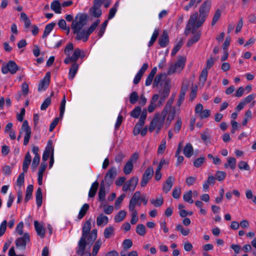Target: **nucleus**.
<instances>
[{
    "mask_svg": "<svg viewBox=\"0 0 256 256\" xmlns=\"http://www.w3.org/2000/svg\"><path fill=\"white\" fill-rule=\"evenodd\" d=\"M212 4V0H205L199 8V16L197 12L190 14L184 32L186 35H188L190 32L194 34L196 30L202 25L208 16Z\"/></svg>",
    "mask_w": 256,
    "mask_h": 256,
    "instance_id": "obj_1",
    "label": "nucleus"
},
{
    "mask_svg": "<svg viewBox=\"0 0 256 256\" xmlns=\"http://www.w3.org/2000/svg\"><path fill=\"white\" fill-rule=\"evenodd\" d=\"M91 222L88 220L84 224L82 230V236L78 242V254H82L86 244L92 245L97 238V230L94 229L90 232Z\"/></svg>",
    "mask_w": 256,
    "mask_h": 256,
    "instance_id": "obj_2",
    "label": "nucleus"
},
{
    "mask_svg": "<svg viewBox=\"0 0 256 256\" xmlns=\"http://www.w3.org/2000/svg\"><path fill=\"white\" fill-rule=\"evenodd\" d=\"M88 20V16L86 14L78 13L72 21L71 28L74 34H76V39L78 40V36L82 33V28L86 25Z\"/></svg>",
    "mask_w": 256,
    "mask_h": 256,
    "instance_id": "obj_3",
    "label": "nucleus"
},
{
    "mask_svg": "<svg viewBox=\"0 0 256 256\" xmlns=\"http://www.w3.org/2000/svg\"><path fill=\"white\" fill-rule=\"evenodd\" d=\"M166 116H164L162 112L160 116L159 114H155L150 124L149 131L152 132L156 129V133L158 134L164 126Z\"/></svg>",
    "mask_w": 256,
    "mask_h": 256,
    "instance_id": "obj_4",
    "label": "nucleus"
},
{
    "mask_svg": "<svg viewBox=\"0 0 256 256\" xmlns=\"http://www.w3.org/2000/svg\"><path fill=\"white\" fill-rule=\"evenodd\" d=\"M186 62V58L184 56H178V60L175 64H170L167 74L172 75L174 72H180L184 68Z\"/></svg>",
    "mask_w": 256,
    "mask_h": 256,
    "instance_id": "obj_5",
    "label": "nucleus"
},
{
    "mask_svg": "<svg viewBox=\"0 0 256 256\" xmlns=\"http://www.w3.org/2000/svg\"><path fill=\"white\" fill-rule=\"evenodd\" d=\"M100 20H96L88 30L84 29L82 30V33H80L78 36V40H82L84 42H86L89 38V36L92 34L96 29L98 25L100 23Z\"/></svg>",
    "mask_w": 256,
    "mask_h": 256,
    "instance_id": "obj_6",
    "label": "nucleus"
},
{
    "mask_svg": "<svg viewBox=\"0 0 256 256\" xmlns=\"http://www.w3.org/2000/svg\"><path fill=\"white\" fill-rule=\"evenodd\" d=\"M100 20H96L88 30L84 29L82 30V33H80L78 36V40H82L84 42H86L89 38V36L92 34L96 29L98 25L100 23Z\"/></svg>",
    "mask_w": 256,
    "mask_h": 256,
    "instance_id": "obj_7",
    "label": "nucleus"
},
{
    "mask_svg": "<svg viewBox=\"0 0 256 256\" xmlns=\"http://www.w3.org/2000/svg\"><path fill=\"white\" fill-rule=\"evenodd\" d=\"M19 68L13 60H10L6 64L3 65L2 68V72L4 74L10 72L13 74H16Z\"/></svg>",
    "mask_w": 256,
    "mask_h": 256,
    "instance_id": "obj_8",
    "label": "nucleus"
},
{
    "mask_svg": "<svg viewBox=\"0 0 256 256\" xmlns=\"http://www.w3.org/2000/svg\"><path fill=\"white\" fill-rule=\"evenodd\" d=\"M30 242V235L28 233L26 232L22 237L16 239L15 241L16 247L22 250H25L26 244Z\"/></svg>",
    "mask_w": 256,
    "mask_h": 256,
    "instance_id": "obj_9",
    "label": "nucleus"
},
{
    "mask_svg": "<svg viewBox=\"0 0 256 256\" xmlns=\"http://www.w3.org/2000/svg\"><path fill=\"white\" fill-rule=\"evenodd\" d=\"M170 92V82L166 81L164 83L163 90L160 92V98L158 102V106H160L162 105L163 102L166 98L169 96Z\"/></svg>",
    "mask_w": 256,
    "mask_h": 256,
    "instance_id": "obj_10",
    "label": "nucleus"
},
{
    "mask_svg": "<svg viewBox=\"0 0 256 256\" xmlns=\"http://www.w3.org/2000/svg\"><path fill=\"white\" fill-rule=\"evenodd\" d=\"M154 173V169L152 166H148L144 172L140 182L142 187L145 186L152 178Z\"/></svg>",
    "mask_w": 256,
    "mask_h": 256,
    "instance_id": "obj_11",
    "label": "nucleus"
},
{
    "mask_svg": "<svg viewBox=\"0 0 256 256\" xmlns=\"http://www.w3.org/2000/svg\"><path fill=\"white\" fill-rule=\"evenodd\" d=\"M50 72H47L44 78L40 81L38 86V90L39 92L46 90L50 82Z\"/></svg>",
    "mask_w": 256,
    "mask_h": 256,
    "instance_id": "obj_12",
    "label": "nucleus"
},
{
    "mask_svg": "<svg viewBox=\"0 0 256 256\" xmlns=\"http://www.w3.org/2000/svg\"><path fill=\"white\" fill-rule=\"evenodd\" d=\"M116 176V169L115 167H112L106 172L104 176V180L108 184H112Z\"/></svg>",
    "mask_w": 256,
    "mask_h": 256,
    "instance_id": "obj_13",
    "label": "nucleus"
},
{
    "mask_svg": "<svg viewBox=\"0 0 256 256\" xmlns=\"http://www.w3.org/2000/svg\"><path fill=\"white\" fill-rule=\"evenodd\" d=\"M188 85L187 84H185L184 82H183L181 87L179 98L176 102V106H178L180 107L183 102L184 100L186 93L188 89Z\"/></svg>",
    "mask_w": 256,
    "mask_h": 256,
    "instance_id": "obj_14",
    "label": "nucleus"
},
{
    "mask_svg": "<svg viewBox=\"0 0 256 256\" xmlns=\"http://www.w3.org/2000/svg\"><path fill=\"white\" fill-rule=\"evenodd\" d=\"M148 64L146 63L144 64L141 68L139 70L138 72L136 75L134 80V83L135 84H137L140 82L142 76L148 68Z\"/></svg>",
    "mask_w": 256,
    "mask_h": 256,
    "instance_id": "obj_15",
    "label": "nucleus"
},
{
    "mask_svg": "<svg viewBox=\"0 0 256 256\" xmlns=\"http://www.w3.org/2000/svg\"><path fill=\"white\" fill-rule=\"evenodd\" d=\"M174 180V178L172 176H170L163 185V192H164L167 194L171 190L173 186V183Z\"/></svg>",
    "mask_w": 256,
    "mask_h": 256,
    "instance_id": "obj_16",
    "label": "nucleus"
},
{
    "mask_svg": "<svg viewBox=\"0 0 256 256\" xmlns=\"http://www.w3.org/2000/svg\"><path fill=\"white\" fill-rule=\"evenodd\" d=\"M175 97L176 94H172L170 98L167 101L166 104L164 107V108L162 112L164 116H167L170 110L172 108V106L174 102Z\"/></svg>",
    "mask_w": 256,
    "mask_h": 256,
    "instance_id": "obj_17",
    "label": "nucleus"
},
{
    "mask_svg": "<svg viewBox=\"0 0 256 256\" xmlns=\"http://www.w3.org/2000/svg\"><path fill=\"white\" fill-rule=\"evenodd\" d=\"M102 6L93 4V6L90 9V14L96 18H100L102 14V12L100 9Z\"/></svg>",
    "mask_w": 256,
    "mask_h": 256,
    "instance_id": "obj_18",
    "label": "nucleus"
},
{
    "mask_svg": "<svg viewBox=\"0 0 256 256\" xmlns=\"http://www.w3.org/2000/svg\"><path fill=\"white\" fill-rule=\"evenodd\" d=\"M169 42L168 36L167 32L164 30L163 31L162 34L158 39V44L160 46L164 48L166 47Z\"/></svg>",
    "mask_w": 256,
    "mask_h": 256,
    "instance_id": "obj_19",
    "label": "nucleus"
},
{
    "mask_svg": "<svg viewBox=\"0 0 256 256\" xmlns=\"http://www.w3.org/2000/svg\"><path fill=\"white\" fill-rule=\"evenodd\" d=\"M34 226L37 234L43 238L45 236V229L44 227L38 223L37 220L34 222Z\"/></svg>",
    "mask_w": 256,
    "mask_h": 256,
    "instance_id": "obj_20",
    "label": "nucleus"
},
{
    "mask_svg": "<svg viewBox=\"0 0 256 256\" xmlns=\"http://www.w3.org/2000/svg\"><path fill=\"white\" fill-rule=\"evenodd\" d=\"M32 162V157L30 152H27L24 158L22 164V170L24 172H28V166Z\"/></svg>",
    "mask_w": 256,
    "mask_h": 256,
    "instance_id": "obj_21",
    "label": "nucleus"
},
{
    "mask_svg": "<svg viewBox=\"0 0 256 256\" xmlns=\"http://www.w3.org/2000/svg\"><path fill=\"white\" fill-rule=\"evenodd\" d=\"M193 34L194 36L188 40L187 42L186 46L188 47H190L194 44L198 42L200 39L201 36V32L200 30L197 31L196 30L195 33Z\"/></svg>",
    "mask_w": 256,
    "mask_h": 256,
    "instance_id": "obj_22",
    "label": "nucleus"
},
{
    "mask_svg": "<svg viewBox=\"0 0 256 256\" xmlns=\"http://www.w3.org/2000/svg\"><path fill=\"white\" fill-rule=\"evenodd\" d=\"M140 193L139 191L134 192L130 200L128 205L130 206L131 208H132L133 206H136L138 201L140 200Z\"/></svg>",
    "mask_w": 256,
    "mask_h": 256,
    "instance_id": "obj_23",
    "label": "nucleus"
},
{
    "mask_svg": "<svg viewBox=\"0 0 256 256\" xmlns=\"http://www.w3.org/2000/svg\"><path fill=\"white\" fill-rule=\"evenodd\" d=\"M159 98V95L158 94H154L153 95L151 100H150V103L149 104L148 110L149 112H153L156 108V102L157 101V100Z\"/></svg>",
    "mask_w": 256,
    "mask_h": 256,
    "instance_id": "obj_24",
    "label": "nucleus"
},
{
    "mask_svg": "<svg viewBox=\"0 0 256 256\" xmlns=\"http://www.w3.org/2000/svg\"><path fill=\"white\" fill-rule=\"evenodd\" d=\"M85 56L84 53L82 51L80 48H76L74 50L72 55L71 56L74 62L78 60V58H83Z\"/></svg>",
    "mask_w": 256,
    "mask_h": 256,
    "instance_id": "obj_25",
    "label": "nucleus"
},
{
    "mask_svg": "<svg viewBox=\"0 0 256 256\" xmlns=\"http://www.w3.org/2000/svg\"><path fill=\"white\" fill-rule=\"evenodd\" d=\"M157 72V68L156 67H154L152 70L150 71V73L148 76L146 80L145 84L146 86H150L152 82V81L153 80V78H154V75L156 74Z\"/></svg>",
    "mask_w": 256,
    "mask_h": 256,
    "instance_id": "obj_26",
    "label": "nucleus"
},
{
    "mask_svg": "<svg viewBox=\"0 0 256 256\" xmlns=\"http://www.w3.org/2000/svg\"><path fill=\"white\" fill-rule=\"evenodd\" d=\"M194 153V150L192 145L190 143L186 144L184 148V154L187 158L191 157Z\"/></svg>",
    "mask_w": 256,
    "mask_h": 256,
    "instance_id": "obj_27",
    "label": "nucleus"
},
{
    "mask_svg": "<svg viewBox=\"0 0 256 256\" xmlns=\"http://www.w3.org/2000/svg\"><path fill=\"white\" fill-rule=\"evenodd\" d=\"M108 222V217L101 214L98 216L96 218V224L98 226H100L102 224L106 225Z\"/></svg>",
    "mask_w": 256,
    "mask_h": 256,
    "instance_id": "obj_28",
    "label": "nucleus"
},
{
    "mask_svg": "<svg viewBox=\"0 0 256 256\" xmlns=\"http://www.w3.org/2000/svg\"><path fill=\"white\" fill-rule=\"evenodd\" d=\"M56 24L55 22H51L46 26L44 32L42 34V38H45L50 34L52 30L54 29Z\"/></svg>",
    "mask_w": 256,
    "mask_h": 256,
    "instance_id": "obj_29",
    "label": "nucleus"
},
{
    "mask_svg": "<svg viewBox=\"0 0 256 256\" xmlns=\"http://www.w3.org/2000/svg\"><path fill=\"white\" fill-rule=\"evenodd\" d=\"M105 196H106V189H105V186L104 184V180H102L99 192H98V200L100 202H103L105 199Z\"/></svg>",
    "mask_w": 256,
    "mask_h": 256,
    "instance_id": "obj_30",
    "label": "nucleus"
},
{
    "mask_svg": "<svg viewBox=\"0 0 256 256\" xmlns=\"http://www.w3.org/2000/svg\"><path fill=\"white\" fill-rule=\"evenodd\" d=\"M51 8L56 14L61 13V4L59 1L54 0L51 4Z\"/></svg>",
    "mask_w": 256,
    "mask_h": 256,
    "instance_id": "obj_31",
    "label": "nucleus"
},
{
    "mask_svg": "<svg viewBox=\"0 0 256 256\" xmlns=\"http://www.w3.org/2000/svg\"><path fill=\"white\" fill-rule=\"evenodd\" d=\"M78 65L77 63H73L69 71V78L72 80L75 76L78 70Z\"/></svg>",
    "mask_w": 256,
    "mask_h": 256,
    "instance_id": "obj_32",
    "label": "nucleus"
},
{
    "mask_svg": "<svg viewBox=\"0 0 256 256\" xmlns=\"http://www.w3.org/2000/svg\"><path fill=\"white\" fill-rule=\"evenodd\" d=\"M90 206L88 204H85L82 206L78 216V220H80L84 217L87 211L88 210Z\"/></svg>",
    "mask_w": 256,
    "mask_h": 256,
    "instance_id": "obj_33",
    "label": "nucleus"
},
{
    "mask_svg": "<svg viewBox=\"0 0 256 256\" xmlns=\"http://www.w3.org/2000/svg\"><path fill=\"white\" fill-rule=\"evenodd\" d=\"M42 188H38L36 192V204L38 208L41 206L42 202Z\"/></svg>",
    "mask_w": 256,
    "mask_h": 256,
    "instance_id": "obj_34",
    "label": "nucleus"
},
{
    "mask_svg": "<svg viewBox=\"0 0 256 256\" xmlns=\"http://www.w3.org/2000/svg\"><path fill=\"white\" fill-rule=\"evenodd\" d=\"M99 186V184L98 182H94L90 190L89 193H88V196L90 198H93L96 192L98 190V187Z\"/></svg>",
    "mask_w": 256,
    "mask_h": 256,
    "instance_id": "obj_35",
    "label": "nucleus"
},
{
    "mask_svg": "<svg viewBox=\"0 0 256 256\" xmlns=\"http://www.w3.org/2000/svg\"><path fill=\"white\" fill-rule=\"evenodd\" d=\"M168 74H167V73L166 74L162 73V74H158V75H156L154 79V81L153 82V86L154 87L158 86V84H160V82L162 81V79L164 78H166V76H168Z\"/></svg>",
    "mask_w": 256,
    "mask_h": 256,
    "instance_id": "obj_36",
    "label": "nucleus"
},
{
    "mask_svg": "<svg viewBox=\"0 0 256 256\" xmlns=\"http://www.w3.org/2000/svg\"><path fill=\"white\" fill-rule=\"evenodd\" d=\"M138 181V176H133L129 180L126 182V183L131 188L132 190H134Z\"/></svg>",
    "mask_w": 256,
    "mask_h": 256,
    "instance_id": "obj_37",
    "label": "nucleus"
},
{
    "mask_svg": "<svg viewBox=\"0 0 256 256\" xmlns=\"http://www.w3.org/2000/svg\"><path fill=\"white\" fill-rule=\"evenodd\" d=\"M21 132H25L24 135L31 134V128L29 126L28 122L27 120H24L21 128Z\"/></svg>",
    "mask_w": 256,
    "mask_h": 256,
    "instance_id": "obj_38",
    "label": "nucleus"
},
{
    "mask_svg": "<svg viewBox=\"0 0 256 256\" xmlns=\"http://www.w3.org/2000/svg\"><path fill=\"white\" fill-rule=\"evenodd\" d=\"M126 212L124 210H120L114 217V221L116 222H120L125 218Z\"/></svg>",
    "mask_w": 256,
    "mask_h": 256,
    "instance_id": "obj_39",
    "label": "nucleus"
},
{
    "mask_svg": "<svg viewBox=\"0 0 256 256\" xmlns=\"http://www.w3.org/2000/svg\"><path fill=\"white\" fill-rule=\"evenodd\" d=\"M102 242L100 240H98L93 246L92 256H96L102 246Z\"/></svg>",
    "mask_w": 256,
    "mask_h": 256,
    "instance_id": "obj_40",
    "label": "nucleus"
},
{
    "mask_svg": "<svg viewBox=\"0 0 256 256\" xmlns=\"http://www.w3.org/2000/svg\"><path fill=\"white\" fill-rule=\"evenodd\" d=\"M33 188L34 186L32 184H30L28 186L26 190V194L24 198V201L26 202H27L32 198Z\"/></svg>",
    "mask_w": 256,
    "mask_h": 256,
    "instance_id": "obj_41",
    "label": "nucleus"
},
{
    "mask_svg": "<svg viewBox=\"0 0 256 256\" xmlns=\"http://www.w3.org/2000/svg\"><path fill=\"white\" fill-rule=\"evenodd\" d=\"M133 164L130 162H127L124 168V172L125 174H130L133 170Z\"/></svg>",
    "mask_w": 256,
    "mask_h": 256,
    "instance_id": "obj_42",
    "label": "nucleus"
},
{
    "mask_svg": "<svg viewBox=\"0 0 256 256\" xmlns=\"http://www.w3.org/2000/svg\"><path fill=\"white\" fill-rule=\"evenodd\" d=\"M136 233L140 236H144L146 234V228L143 224H138L136 228Z\"/></svg>",
    "mask_w": 256,
    "mask_h": 256,
    "instance_id": "obj_43",
    "label": "nucleus"
},
{
    "mask_svg": "<svg viewBox=\"0 0 256 256\" xmlns=\"http://www.w3.org/2000/svg\"><path fill=\"white\" fill-rule=\"evenodd\" d=\"M66 104V96L64 94L60 106V118H62L65 110Z\"/></svg>",
    "mask_w": 256,
    "mask_h": 256,
    "instance_id": "obj_44",
    "label": "nucleus"
},
{
    "mask_svg": "<svg viewBox=\"0 0 256 256\" xmlns=\"http://www.w3.org/2000/svg\"><path fill=\"white\" fill-rule=\"evenodd\" d=\"M158 34H159L158 30L155 29L152 34V35L151 37V38L148 42V47H150L156 42V40L158 36Z\"/></svg>",
    "mask_w": 256,
    "mask_h": 256,
    "instance_id": "obj_45",
    "label": "nucleus"
},
{
    "mask_svg": "<svg viewBox=\"0 0 256 256\" xmlns=\"http://www.w3.org/2000/svg\"><path fill=\"white\" fill-rule=\"evenodd\" d=\"M208 76V70L206 68H204L200 74V83L202 84V85L203 86Z\"/></svg>",
    "mask_w": 256,
    "mask_h": 256,
    "instance_id": "obj_46",
    "label": "nucleus"
},
{
    "mask_svg": "<svg viewBox=\"0 0 256 256\" xmlns=\"http://www.w3.org/2000/svg\"><path fill=\"white\" fill-rule=\"evenodd\" d=\"M108 20H106L101 25L100 28L98 30V35L99 38H101L106 29V27L108 24Z\"/></svg>",
    "mask_w": 256,
    "mask_h": 256,
    "instance_id": "obj_47",
    "label": "nucleus"
},
{
    "mask_svg": "<svg viewBox=\"0 0 256 256\" xmlns=\"http://www.w3.org/2000/svg\"><path fill=\"white\" fill-rule=\"evenodd\" d=\"M40 156H34L32 162L31 168L32 172H34L36 167L40 164Z\"/></svg>",
    "mask_w": 256,
    "mask_h": 256,
    "instance_id": "obj_48",
    "label": "nucleus"
},
{
    "mask_svg": "<svg viewBox=\"0 0 256 256\" xmlns=\"http://www.w3.org/2000/svg\"><path fill=\"white\" fill-rule=\"evenodd\" d=\"M221 14L222 12L220 9H217L216 10L212 22V26H214L216 23L221 16Z\"/></svg>",
    "mask_w": 256,
    "mask_h": 256,
    "instance_id": "obj_49",
    "label": "nucleus"
},
{
    "mask_svg": "<svg viewBox=\"0 0 256 256\" xmlns=\"http://www.w3.org/2000/svg\"><path fill=\"white\" fill-rule=\"evenodd\" d=\"M192 191L189 190L184 194V200L188 202L190 204H192L194 202V200L192 199Z\"/></svg>",
    "mask_w": 256,
    "mask_h": 256,
    "instance_id": "obj_50",
    "label": "nucleus"
},
{
    "mask_svg": "<svg viewBox=\"0 0 256 256\" xmlns=\"http://www.w3.org/2000/svg\"><path fill=\"white\" fill-rule=\"evenodd\" d=\"M114 228L112 226H109L105 228L104 235L105 238H109L114 234Z\"/></svg>",
    "mask_w": 256,
    "mask_h": 256,
    "instance_id": "obj_51",
    "label": "nucleus"
},
{
    "mask_svg": "<svg viewBox=\"0 0 256 256\" xmlns=\"http://www.w3.org/2000/svg\"><path fill=\"white\" fill-rule=\"evenodd\" d=\"M150 201L151 204L156 207H159L161 206L164 202V200L162 198H156V200L152 198L150 200Z\"/></svg>",
    "mask_w": 256,
    "mask_h": 256,
    "instance_id": "obj_52",
    "label": "nucleus"
},
{
    "mask_svg": "<svg viewBox=\"0 0 256 256\" xmlns=\"http://www.w3.org/2000/svg\"><path fill=\"white\" fill-rule=\"evenodd\" d=\"M176 112V108L174 106L172 108V110L170 111L167 118V120L170 123L174 118Z\"/></svg>",
    "mask_w": 256,
    "mask_h": 256,
    "instance_id": "obj_53",
    "label": "nucleus"
},
{
    "mask_svg": "<svg viewBox=\"0 0 256 256\" xmlns=\"http://www.w3.org/2000/svg\"><path fill=\"white\" fill-rule=\"evenodd\" d=\"M138 99V95L136 92H133L130 96V102L131 104H134Z\"/></svg>",
    "mask_w": 256,
    "mask_h": 256,
    "instance_id": "obj_54",
    "label": "nucleus"
},
{
    "mask_svg": "<svg viewBox=\"0 0 256 256\" xmlns=\"http://www.w3.org/2000/svg\"><path fill=\"white\" fill-rule=\"evenodd\" d=\"M181 194V188L180 186L175 187L172 191V196L176 199L180 198Z\"/></svg>",
    "mask_w": 256,
    "mask_h": 256,
    "instance_id": "obj_55",
    "label": "nucleus"
},
{
    "mask_svg": "<svg viewBox=\"0 0 256 256\" xmlns=\"http://www.w3.org/2000/svg\"><path fill=\"white\" fill-rule=\"evenodd\" d=\"M226 175V172L218 170L216 173V179L218 181H222L225 178Z\"/></svg>",
    "mask_w": 256,
    "mask_h": 256,
    "instance_id": "obj_56",
    "label": "nucleus"
},
{
    "mask_svg": "<svg viewBox=\"0 0 256 256\" xmlns=\"http://www.w3.org/2000/svg\"><path fill=\"white\" fill-rule=\"evenodd\" d=\"M238 168L241 170H250V167L248 163L242 160L238 162Z\"/></svg>",
    "mask_w": 256,
    "mask_h": 256,
    "instance_id": "obj_57",
    "label": "nucleus"
},
{
    "mask_svg": "<svg viewBox=\"0 0 256 256\" xmlns=\"http://www.w3.org/2000/svg\"><path fill=\"white\" fill-rule=\"evenodd\" d=\"M183 42L182 40H180L174 48L171 53V55L172 56H175L176 52L180 50V49L181 48Z\"/></svg>",
    "mask_w": 256,
    "mask_h": 256,
    "instance_id": "obj_58",
    "label": "nucleus"
},
{
    "mask_svg": "<svg viewBox=\"0 0 256 256\" xmlns=\"http://www.w3.org/2000/svg\"><path fill=\"white\" fill-rule=\"evenodd\" d=\"M141 112V108L140 106L135 108L130 112L131 116L138 118Z\"/></svg>",
    "mask_w": 256,
    "mask_h": 256,
    "instance_id": "obj_59",
    "label": "nucleus"
},
{
    "mask_svg": "<svg viewBox=\"0 0 256 256\" xmlns=\"http://www.w3.org/2000/svg\"><path fill=\"white\" fill-rule=\"evenodd\" d=\"M206 158L204 157H200L196 158L194 162V166L196 168L200 167L204 162Z\"/></svg>",
    "mask_w": 256,
    "mask_h": 256,
    "instance_id": "obj_60",
    "label": "nucleus"
},
{
    "mask_svg": "<svg viewBox=\"0 0 256 256\" xmlns=\"http://www.w3.org/2000/svg\"><path fill=\"white\" fill-rule=\"evenodd\" d=\"M47 166L46 162H42L38 171V175L42 176Z\"/></svg>",
    "mask_w": 256,
    "mask_h": 256,
    "instance_id": "obj_61",
    "label": "nucleus"
},
{
    "mask_svg": "<svg viewBox=\"0 0 256 256\" xmlns=\"http://www.w3.org/2000/svg\"><path fill=\"white\" fill-rule=\"evenodd\" d=\"M51 102V99L50 97L47 98L41 105V110H45L50 105Z\"/></svg>",
    "mask_w": 256,
    "mask_h": 256,
    "instance_id": "obj_62",
    "label": "nucleus"
},
{
    "mask_svg": "<svg viewBox=\"0 0 256 256\" xmlns=\"http://www.w3.org/2000/svg\"><path fill=\"white\" fill-rule=\"evenodd\" d=\"M122 246L125 250H128L132 246V242L130 239H126L124 240Z\"/></svg>",
    "mask_w": 256,
    "mask_h": 256,
    "instance_id": "obj_63",
    "label": "nucleus"
},
{
    "mask_svg": "<svg viewBox=\"0 0 256 256\" xmlns=\"http://www.w3.org/2000/svg\"><path fill=\"white\" fill-rule=\"evenodd\" d=\"M24 222H20L16 226V232H17L18 234L20 236L23 234V228H24Z\"/></svg>",
    "mask_w": 256,
    "mask_h": 256,
    "instance_id": "obj_64",
    "label": "nucleus"
}]
</instances>
